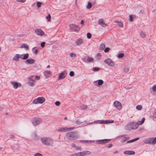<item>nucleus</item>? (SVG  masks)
I'll use <instances>...</instances> for the list:
<instances>
[{"label": "nucleus", "instance_id": "nucleus-1", "mask_svg": "<svg viewBox=\"0 0 156 156\" xmlns=\"http://www.w3.org/2000/svg\"><path fill=\"white\" fill-rule=\"evenodd\" d=\"M66 137L67 139L69 140H74L80 137V135L78 132L76 131L70 132L66 134Z\"/></svg>", "mask_w": 156, "mask_h": 156}, {"label": "nucleus", "instance_id": "nucleus-2", "mask_svg": "<svg viewBox=\"0 0 156 156\" xmlns=\"http://www.w3.org/2000/svg\"><path fill=\"white\" fill-rule=\"evenodd\" d=\"M41 141L44 145L51 146L53 145V140L51 138L43 137L41 138Z\"/></svg>", "mask_w": 156, "mask_h": 156}, {"label": "nucleus", "instance_id": "nucleus-3", "mask_svg": "<svg viewBox=\"0 0 156 156\" xmlns=\"http://www.w3.org/2000/svg\"><path fill=\"white\" fill-rule=\"evenodd\" d=\"M138 128V124H136V122H130L125 126V129L127 130H131L132 129H135Z\"/></svg>", "mask_w": 156, "mask_h": 156}, {"label": "nucleus", "instance_id": "nucleus-4", "mask_svg": "<svg viewBox=\"0 0 156 156\" xmlns=\"http://www.w3.org/2000/svg\"><path fill=\"white\" fill-rule=\"evenodd\" d=\"M144 143L154 144H156V137L154 138L149 137L145 139L143 141Z\"/></svg>", "mask_w": 156, "mask_h": 156}, {"label": "nucleus", "instance_id": "nucleus-5", "mask_svg": "<svg viewBox=\"0 0 156 156\" xmlns=\"http://www.w3.org/2000/svg\"><path fill=\"white\" fill-rule=\"evenodd\" d=\"M45 98L43 97H39L36 99H35L33 101L34 104H42L45 101Z\"/></svg>", "mask_w": 156, "mask_h": 156}, {"label": "nucleus", "instance_id": "nucleus-6", "mask_svg": "<svg viewBox=\"0 0 156 156\" xmlns=\"http://www.w3.org/2000/svg\"><path fill=\"white\" fill-rule=\"evenodd\" d=\"M33 125L35 126L41 123L42 121V119L39 118H35L31 121Z\"/></svg>", "mask_w": 156, "mask_h": 156}, {"label": "nucleus", "instance_id": "nucleus-7", "mask_svg": "<svg viewBox=\"0 0 156 156\" xmlns=\"http://www.w3.org/2000/svg\"><path fill=\"white\" fill-rule=\"evenodd\" d=\"M110 141L111 139H105L97 140L96 141V142L98 144H103L105 143H108L110 142Z\"/></svg>", "mask_w": 156, "mask_h": 156}, {"label": "nucleus", "instance_id": "nucleus-8", "mask_svg": "<svg viewBox=\"0 0 156 156\" xmlns=\"http://www.w3.org/2000/svg\"><path fill=\"white\" fill-rule=\"evenodd\" d=\"M114 106L119 110H120L122 107V105L120 102L117 101H115L113 103Z\"/></svg>", "mask_w": 156, "mask_h": 156}, {"label": "nucleus", "instance_id": "nucleus-9", "mask_svg": "<svg viewBox=\"0 0 156 156\" xmlns=\"http://www.w3.org/2000/svg\"><path fill=\"white\" fill-rule=\"evenodd\" d=\"M104 62L111 66H113L115 65L114 62L110 58L106 59Z\"/></svg>", "mask_w": 156, "mask_h": 156}, {"label": "nucleus", "instance_id": "nucleus-10", "mask_svg": "<svg viewBox=\"0 0 156 156\" xmlns=\"http://www.w3.org/2000/svg\"><path fill=\"white\" fill-rule=\"evenodd\" d=\"M35 32L38 35L42 36L44 35L45 33L40 28L36 29L35 30Z\"/></svg>", "mask_w": 156, "mask_h": 156}, {"label": "nucleus", "instance_id": "nucleus-11", "mask_svg": "<svg viewBox=\"0 0 156 156\" xmlns=\"http://www.w3.org/2000/svg\"><path fill=\"white\" fill-rule=\"evenodd\" d=\"M69 27L70 29L74 31H78L79 30V27L73 24H71L69 25Z\"/></svg>", "mask_w": 156, "mask_h": 156}, {"label": "nucleus", "instance_id": "nucleus-12", "mask_svg": "<svg viewBox=\"0 0 156 156\" xmlns=\"http://www.w3.org/2000/svg\"><path fill=\"white\" fill-rule=\"evenodd\" d=\"M67 73L66 70L62 71L59 74L58 78V79L59 80L64 79L65 77V75Z\"/></svg>", "mask_w": 156, "mask_h": 156}, {"label": "nucleus", "instance_id": "nucleus-13", "mask_svg": "<svg viewBox=\"0 0 156 156\" xmlns=\"http://www.w3.org/2000/svg\"><path fill=\"white\" fill-rule=\"evenodd\" d=\"M94 85L97 86L102 85L104 83L103 81L102 80H99L94 82Z\"/></svg>", "mask_w": 156, "mask_h": 156}, {"label": "nucleus", "instance_id": "nucleus-14", "mask_svg": "<svg viewBox=\"0 0 156 156\" xmlns=\"http://www.w3.org/2000/svg\"><path fill=\"white\" fill-rule=\"evenodd\" d=\"M98 23L103 27H105L107 26V25L105 23L104 20L102 19H100L98 20Z\"/></svg>", "mask_w": 156, "mask_h": 156}, {"label": "nucleus", "instance_id": "nucleus-15", "mask_svg": "<svg viewBox=\"0 0 156 156\" xmlns=\"http://www.w3.org/2000/svg\"><path fill=\"white\" fill-rule=\"evenodd\" d=\"M84 41L83 39L81 38H79L76 40V44L77 45H81Z\"/></svg>", "mask_w": 156, "mask_h": 156}, {"label": "nucleus", "instance_id": "nucleus-16", "mask_svg": "<svg viewBox=\"0 0 156 156\" xmlns=\"http://www.w3.org/2000/svg\"><path fill=\"white\" fill-rule=\"evenodd\" d=\"M35 62V60L33 58H30L27 59L25 62L27 64H33Z\"/></svg>", "mask_w": 156, "mask_h": 156}, {"label": "nucleus", "instance_id": "nucleus-17", "mask_svg": "<svg viewBox=\"0 0 156 156\" xmlns=\"http://www.w3.org/2000/svg\"><path fill=\"white\" fill-rule=\"evenodd\" d=\"M11 84L13 85V87L15 89H17L19 86H21V84L16 82H12Z\"/></svg>", "mask_w": 156, "mask_h": 156}, {"label": "nucleus", "instance_id": "nucleus-18", "mask_svg": "<svg viewBox=\"0 0 156 156\" xmlns=\"http://www.w3.org/2000/svg\"><path fill=\"white\" fill-rule=\"evenodd\" d=\"M124 154H126L128 155H134L135 154V152L133 151H126L124 152Z\"/></svg>", "mask_w": 156, "mask_h": 156}, {"label": "nucleus", "instance_id": "nucleus-19", "mask_svg": "<svg viewBox=\"0 0 156 156\" xmlns=\"http://www.w3.org/2000/svg\"><path fill=\"white\" fill-rule=\"evenodd\" d=\"M52 73L50 71H47L44 72V75L46 79L48 78L51 75Z\"/></svg>", "mask_w": 156, "mask_h": 156}, {"label": "nucleus", "instance_id": "nucleus-20", "mask_svg": "<svg viewBox=\"0 0 156 156\" xmlns=\"http://www.w3.org/2000/svg\"><path fill=\"white\" fill-rule=\"evenodd\" d=\"M80 142H81L83 143H94V141L93 140H80L79 141Z\"/></svg>", "mask_w": 156, "mask_h": 156}, {"label": "nucleus", "instance_id": "nucleus-21", "mask_svg": "<svg viewBox=\"0 0 156 156\" xmlns=\"http://www.w3.org/2000/svg\"><path fill=\"white\" fill-rule=\"evenodd\" d=\"M21 57L20 56V55L19 54H16L14 56L13 58V59L18 61L19 60V58H21Z\"/></svg>", "mask_w": 156, "mask_h": 156}, {"label": "nucleus", "instance_id": "nucleus-22", "mask_svg": "<svg viewBox=\"0 0 156 156\" xmlns=\"http://www.w3.org/2000/svg\"><path fill=\"white\" fill-rule=\"evenodd\" d=\"M32 136L35 140H37L39 138V137L37 135L35 132H34L33 133Z\"/></svg>", "mask_w": 156, "mask_h": 156}, {"label": "nucleus", "instance_id": "nucleus-23", "mask_svg": "<svg viewBox=\"0 0 156 156\" xmlns=\"http://www.w3.org/2000/svg\"><path fill=\"white\" fill-rule=\"evenodd\" d=\"M94 123H100L101 124H105V120L104 121L103 120H98V121H95L94 122Z\"/></svg>", "mask_w": 156, "mask_h": 156}, {"label": "nucleus", "instance_id": "nucleus-24", "mask_svg": "<svg viewBox=\"0 0 156 156\" xmlns=\"http://www.w3.org/2000/svg\"><path fill=\"white\" fill-rule=\"evenodd\" d=\"M29 85L31 86H33L35 84V81L32 79H30L29 81Z\"/></svg>", "mask_w": 156, "mask_h": 156}, {"label": "nucleus", "instance_id": "nucleus-25", "mask_svg": "<svg viewBox=\"0 0 156 156\" xmlns=\"http://www.w3.org/2000/svg\"><path fill=\"white\" fill-rule=\"evenodd\" d=\"M115 23H118L119 26L121 27H123V24L122 22L121 21H119L118 20H115Z\"/></svg>", "mask_w": 156, "mask_h": 156}, {"label": "nucleus", "instance_id": "nucleus-26", "mask_svg": "<svg viewBox=\"0 0 156 156\" xmlns=\"http://www.w3.org/2000/svg\"><path fill=\"white\" fill-rule=\"evenodd\" d=\"M139 139V137L135 138L131 140H129V141H127L126 142V143L128 144V143H132V142L135 141L136 140H137Z\"/></svg>", "mask_w": 156, "mask_h": 156}, {"label": "nucleus", "instance_id": "nucleus-27", "mask_svg": "<svg viewBox=\"0 0 156 156\" xmlns=\"http://www.w3.org/2000/svg\"><path fill=\"white\" fill-rule=\"evenodd\" d=\"M29 54L28 53H26L24 55L23 57H21V58L22 59H27L29 57Z\"/></svg>", "mask_w": 156, "mask_h": 156}, {"label": "nucleus", "instance_id": "nucleus-28", "mask_svg": "<svg viewBox=\"0 0 156 156\" xmlns=\"http://www.w3.org/2000/svg\"><path fill=\"white\" fill-rule=\"evenodd\" d=\"M94 61V59L93 58H90L88 56L87 58L86 62H92Z\"/></svg>", "mask_w": 156, "mask_h": 156}, {"label": "nucleus", "instance_id": "nucleus-29", "mask_svg": "<svg viewBox=\"0 0 156 156\" xmlns=\"http://www.w3.org/2000/svg\"><path fill=\"white\" fill-rule=\"evenodd\" d=\"M21 47L22 48H25L27 50H28L29 49L28 46L25 43L22 44L21 45Z\"/></svg>", "mask_w": 156, "mask_h": 156}, {"label": "nucleus", "instance_id": "nucleus-30", "mask_svg": "<svg viewBox=\"0 0 156 156\" xmlns=\"http://www.w3.org/2000/svg\"><path fill=\"white\" fill-rule=\"evenodd\" d=\"M105 48V45L104 44H101L100 46V49L101 50H103Z\"/></svg>", "mask_w": 156, "mask_h": 156}, {"label": "nucleus", "instance_id": "nucleus-31", "mask_svg": "<svg viewBox=\"0 0 156 156\" xmlns=\"http://www.w3.org/2000/svg\"><path fill=\"white\" fill-rule=\"evenodd\" d=\"M71 146L72 147L75 148L76 149H79L80 148V147L77 146L74 143L71 144Z\"/></svg>", "mask_w": 156, "mask_h": 156}, {"label": "nucleus", "instance_id": "nucleus-32", "mask_svg": "<svg viewBox=\"0 0 156 156\" xmlns=\"http://www.w3.org/2000/svg\"><path fill=\"white\" fill-rule=\"evenodd\" d=\"M92 6V3L91 2H88L87 5V8L88 9H90Z\"/></svg>", "mask_w": 156, "mask_h": 156}, {"label": "nucleus", "instance_id": "nucleus-33", "mask_svg": "<svg viewBox=\"0 0 156 156\" xmlns=\"http://www.w3.org/2000/svg\"><path fill=\"white\" fill-rule=\"evenodd\" d=\"M140 35L141 37L143 38H145L146 36V34L145 33L143 32L142 31H141L140 32Z\"/></svg>", "mask_w": 156, "mask_h": 156}, {"label": "nucleus", "instance_id": "nucleus-34", "mask_svg": "<svg viewBox=\"0 0 156 156\" xmlns=\"http://www.w3.org/2000/svg\"><path fill=\"white\" fill-rule=\"evenodd\" d=\"M124 138H125V139L124 140L122 139V140L121 141V143H123V142H125L127 140H129L130 139V137H124Z\"/></svg>", "mask_w": 156, "mask_h": 156}, {"label": "nucleus", "instance_id": "nucleus-35", "mask_svg": "<svg viewBox=\"0 0 156 156\" xmlns=\"http://www.w3.org/2000/svg\"><path fill=\"white\" fill-rule=\"evenodd\" d=\"M100 68L98 67H94L92 69V70L94 72H96L99 71Z\"/></svg>", "mask_w": 156, "mask_h": 156}, {"label": "nucleus", "instance_id": "nucleus-36", "mask_svg": "<svg viewBox=\"0 0 156 156\" xmlns=\"http://www.w3.org/2000/svg\"><path fill=\"white\" fill-rule=\"evenodd\" d=\"M66 129H67V128H60L59 129H58V132H63L65 130H66Z\"/></svg>", "mask_w": 156, "mask_h": 156}, {"label": "nucleus", "instance_id": "nucleus-37", "mask_svg": "<svg viewBox=\"0 0 156 156\" xmlns=\"http://www.w3.org/2000/svg\"><path fill=\"white\" fill-rule=\"evenodd\" d=\"M114 122V121L113 120H105L106 124L113 123Z\"/></svg>", "mask_w": 156, "mask_h": 156}, {"label": "nucleus", "instance_id": "nucleus-38", "mask_svg": "<svg viewBox=\"0 0 156 156\" xmlns=\"http://www.w3.org/2000/svg\"><path fill=\"white\" fill-rule=\"evenodd\" d=\"M124 56V55L123 53H121L119 54L118 55V57L119 58H121L123 57Z\"/></svg>", "mask_w": 156, "mask_h": 156}, {"label": "nucleus", "instance_id": "nucleus-39", "mask_svg": "<svg viewBox=\"0 0 156 156\" xmlns=\"http://www.w3.org/2000/svg\"><path fill=\"white\" fill-rule=\"evenodd\" d=\"M129 71V68L127 67L126 66L124 68V72L126 73H127Z\"/></svg>", "mask_w": 156, "mask_h": 156}, {"label": "nucleus", "instance_id": "nucleus-40", "mask_svg": "<svg viewBox=\"0 0 156 156\" xmlns=\"http://www.w3.org/2000/svg\"><path fill=\"white\" fill-rule=\"evenodd\" d=\"M12 148L13 149L15 148H19V146L17 144H15L14 145L11 146Z\"/></svg>", "mask_w": 156, "mask_h": 156}, {"label": "nucleus", "instance_id": "nucleus-41", "mask_svg": "<svg viewBox=\"0 0 156 156\" xmlns=\"http://www.w3.org/2000/svg\"><path fill=\"white\" fill-rule=\"evenodd\" d=\"M46 19L48 21H50L51 16L50 14H48V16L46 17Z\"/></svg>", "mask_w": 156, "mask_h": 156}, {"label": "nucleus", "instance_id": "nucleus-42", "mask_svg": "<svg viewBox=\"0 0 156 156\" xmlns=\"http://www.w3.org/2000/svg\"><path fill=\"white\" fill-rule=\"evenodd\" d=\"M42 4V3L41 2H37V6L38 8H40L41 7V5Z\"/></svg>", "mask_w": 156, "mask_h": 156}, {"label": "nucleus", "instance_id": "nucleus-43", "mask_svg": "<svg viewBox=\"0 0 156 156\" xmlns=\"http://www.w3.org/2000/svg\"><path fill=\"white\" fill-rule=\"evenodd\" d=\"M87 38L89 39H90L91 37V34L90 33H87Z\"/></svg>", "mask_w": 156, "mask_h": 156}, {"label": "nucleus", "instance_id": "nucleus-44", "mask_svg": "<svg viewBox=\"0 0 156 156\" xmlns=\"http://www.w3.org/2000/svg\"><path fill=\"white\" fill-rule=\"evenodd\" d=\"M142 107L141 105H138L136 106V109L138 110H140L142 109Z\"/></svg>", "mask_w": 156, "mask_h": 156}, {"label": "nucleus", "instance_id": "nucleus-45", "mask_svg": "<svg viewBox=\"0 0 156 156\" xmlns=\"http://www.w3.org/2000/svg\"><path fill=\"white\" fill-rule=\"evenodd\" d=\"M129 20L131 22H133V17L132 15H130L129 16Z\"/></svg>", "mask_w": 156, "mask_h": 156}, {"label": "nucleus", "instance_id": "nucleus-46", "mask_svg": "<svg viewBox=\"0 0 156 156\" xmlns=\"http://www.w3.org/2000/svg\"><path fill=\"white\" fill-rule=\"evenodd\" d=\"M69 75L70 76L72 77L74 75V73L73 71H71L70 72Z\"/></svg>", "mask_w": 156, "mask_h": 156}, {"label": "nucleus", "instance_id": "nucleus-47", "mask_svg": "<svg viewBox=\"0 0 156 156\" xmlns=\"http://www.w3.org/2000/svg\"><path fill=\"white\" fill-rule=\"evenodd\" d=\"M110 50V48L108 47L105 48L104 49V51L105 52H108Z\"/></svg>", "mask_w": 156, "mask_h": 156}, {"label": "nucleus", "instance_id": "nucleus-48", "mask_svg": "<svg viewBox=\"0 0 156 156\" xmlns=\"http://www.w3.org/2000/svg\"><path fill=\"white\" fill-rule=\"evenodd\" d=\"M70 56L71 57H75L76 56V55L73 53H70Z\"/></svg>", "mask_w": 156, "mask_h": 156}, {"label": "nucleus", "instance_id": "nucleus-49", "mask_svg": "<svg viewBox=\"0 0 156 156\" xmlns=\"http://www.w3.org/2000/svg\"><path fill=\"white\" fill-rule=\"evenodd\" d=\"M45 44V42H42L41 44V47L43 48L44 47Z\"/></svg>", "mask_w": 156, "mask_h": 156}, {"label": "nucleus", "instance_id": "nucleus-50", "mask_svg": "<svg viewBox=\"0 0 156 156\" xmlns=\"http://www.w3.org/2000/svg\"><path fill=\"white\" fill-rule=\"evenodd\" d=\"M87 108V105H82L81 107V109L83 110L86 109Z\"/></svg>", "mask_w": 156, "mask_h": 156}, {"label": "nucleus", "instance_id": "nucleus-51", "mask_svg": "<svg viewBox=\"0 0 156 156\" xmlns=\"http://www.w3.org/2000/svg\"><path fill=\"white\" fill-rule=\"evenodd\" d=\"M84 154L85 155H86L87 154H90L91 153L89 151H84Z\"/></svg>", "mask_w": 156, "mask_h": 156}, {"label": "nucleus", "instance_id": "nucleus-52", "mask_svg": "<svg viewBox=\"0 0 156 156\" xmlns=\"http://www.w3.org/2000/svg\"><path fill=\"white\" fill-rule=\"evenodd\" d=\"M152 89L154 92L156 91V85H155L153 86L152 87Z\"/></svg>", "mask_w": 156, "mask_h": 156}, {"label": "nucleus", "instance_id": "nucleus-53", "mask_svg": "<svg viewBox=\"0 0 156 156\" xmlns=\"http://www.w3.org/2000/svg\"><path fill=\"white\" fill-rule=\"evenodd\" d=\"M60 103L59 101H57L55 103V105L57 106H58L60 105Z\"/></svg>", "mask_w": 156, "mask_h": 156}, {"label": "nucleus", "instance_id": "nucleus-54", "mask_svg": "<svg viewBox=\"0 0 156 156\" xmlns=\"http://www.w3.org/2000/svg\"><path fill=\"white\" fill-rule=\"evenodd\" d=\"M136 124H138V127L139 125H141L143 124V123L141 121H139L138 122L136 123Z\"/></svg>", "mask_w": 156, "mask_h": 156}, {"label": "nucleus", "instance_id": "nucleus-55", "mask_svg": "<svg viewBox=\"0 0 156 156\" xmlns=\"http://www.w3.org/2000/svg\"><path fill=\"white\" fill-rule=\"evenodd\" d=\"M34 156H43V155L40 153H37L34 154Z\"/></svg>", "mask_w": 156, "mask_h": 156}, {"label": "nucleus", "instance_id": "nucleus-56", "mask_svg": "<svg viewBox=\"0 0 156 156\" xmlns=\"http://www.w3.org/2000/svg\"><path fill=\"white\" fill-rule=\"evenodd\" d=\"M75 123L77 124L80 125L81 124L82 122H80L79 120H77L75 122Z\"/></svg>", "mask_w": 156, "mask_h": 156}, {"label": "nucleus", "instance_id": "nucleus-57", "mask_svg": "<svg viewBox=\"0 0 156 156\" xmlns=\"http://www.w3.org/2000/svg\"><path fill=\"white\" fill-rule=\"evenodd\" d=\"M17 1L19 2H24L26 0H16Z\"/></svg>", "mask_w": 156, "mask_h": 156}, {"label": "nucleus", "instance_id": "nucleus-58", "mask_svg": "<svg viewBox=\"0 0 156 156\" xmlns=\"http://www.w3.org/2000/svg\"><path fill=\"white\" fill-rule=\"evenodd\" d=\"M10 138H13V139L15 138V136L11 134L10 135Z\"/></svg>", "mask_w": 156, "mask_h": 156}, {"label": "nucleus", "instance_id": "nucleus-59", "mask_svg": "<svg viewBox=\"0 0 156 156\" xmlns=\"http://www.w3.org/2000/svg\"><path fill=\"white\" fill-rule=\"evenodd\" d=\"M76 155L77 156H81V153L79 152L77 153H76Z\"/></svg>", "mask_w": 156, "mask_h": 156}, {"label": "nucleus", "instance_id": "nucleus-60", "mask_svg": "<svg viewBox=\"0 0 156 156\" xmlns=\"http://www.w3.org/2000/svg\"><path fill=\"white\" fill-rule=\"evenodd\" d=\"M80 153H81V156H83L85 155L84 154V151L80 152Z\"/></svg>", "mask_w": 156, "mask_h": 156}, {"label": "nucleus", "instance_id": "nucleus-61", "mask_svg": "<svg viewBox=\"0 0 156 156\" xmlns=\"http://www.w3.org/2000/svg\"><path fill=\"white\" fill-rule=\"evenodd\" d=\"M112 146H113V145H112V144H109L108 146V148H110L112 147Z\"/></svg>", "mask_w": 156, "mask_h": 156}, {"label": "nucleus", "instance_id": "nucleus-62", "mask_svg": "<svg viewBox=\"0 0 156 156\" xmlns=\"http://www.w3.org/2000/svg\"><path fill=\"white\" fill-rule=\"evenodd\" d=\"M139 13L143 14L144 13V10H141Z\"/></svg>", "mask_w": 156, "mask_h": 156}, {"label": "nucleus", "instance_id": "nucleus-63", "mask_svg": "<svg viewBox=\"0 0 156 156\" xmlns=\"http://www.w3.org/2000/svg\"><path fill=\"white\" fill-rule=\"evenodd\" d=\"M35 78L37 80H39L40 79V77L39 76H35Z\"/></svg>", "mask_w": 156, "mask_h": 156}, {"label": "nucleus", "instance_id": "nucleus-64", "mask_svg": "<svg viewBox=\"0 0 156 156\" xmlns=\"http://www.w3.org/2000/svg\"><path fill=\"white\" fill-rule=\"evenodd\" d=\"M155 113L153 116V117L156 118V110L154 111Z\"/></svg>", "mask_w": 156, "mask_h": 156}]
</instances>
